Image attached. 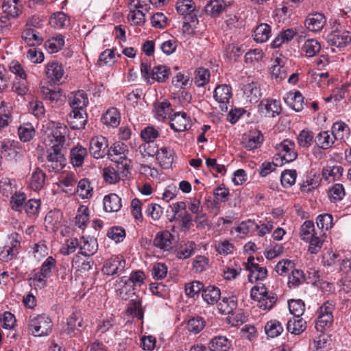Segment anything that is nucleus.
Masks as SVG:
<instances>
[{
	"instance_id": "1",
	"label": "nucleus",
	"mask_w": 351,
	"mask_h": 351,
	"mask_svg": "<svg viewBox=\"0 0 351 351\" xmlns=\"http://www.w3.org/2000/svg\"><path fill=\"white\" fill-rule=\"evenodd\" d=\"M27 328L33 336L45 337L51 332L53 323L51 318L45 314H33L29 317Z\"/></svg>"
},
{
	"instance_id": "2",
	"label": "nucleus",
	"mask_w": 351,
	"mask_h": 351,
	"mask_svg": "<svg viewBox=\"0 0 351 351\" xmlns=\"http://www.w3.org/2000/svg\"><path fill=\"white\" fill-rule=\"evenodd\" d=\"M250 296L254 300H257L258 307L265 311L271 309L277 301L276 294L269 293L262 282H257L251 289Z\"/></svg>"
},
{
	"instance_id": "3",
	"label": "nucleus",
	"mask_w": 351,
	"mask_h": 351,
	"mask_svg": "<svg viewBox=\"0 0 351 351\" xmlns=\"http://www.w3.org/2000/svg\"><path fill=\"white\" fill-rule=\"evenodd\" d=\"M141 73L146 83L153 84L155 82H165L169 76L170 69L165 65H156L151 70L149 64L141 62Z\"/></svg>"
},
{
	"instance_id": "4",
	"label": "nucleus",
	"mask_w": 351,
	"mask_h": 351,
	"mask_svg": "<svg viewBox=\"0 0 351 351\" xmlns=\"http://www.w3.org/2000/svg\"><path fill=\"white\" fill-rule=\"evenodd\" d=\"M128 152L126 145L122 142L114 143L108 149V156L110 160L121 165L123 171H128L132 167V161L128 159L126 154Z\"/></svg>"
},
{
	"instance_id": "5",
	"label": "nucleus",
	"mask_w": 351,
	"mask_h": 351,
	"mask_svg": "<svg viewBox=\"0 0 351 351\" xmlns=\"http://www.w3.org/2000/svg\"><path fill=\"white\" fill-rule=\"evenodd\" d=\"M276 154L274 158L276 162L280 161V165L295 160L298 157V152L295 149V144L293 141L285 139L275 147Z\"/></svg>"
},
{
	"instance_id": "6",
	"label": "nucleus",
	"mask_w": 351,
	"mask_h": 351,
	"mask_svg": "<svg viewBox=\"0 0 351 351\" xmlns=\"http://www.w3.org/2000/svg\"><path fill=\"white\" fill-rule=\"evenodd\" d=\"M65 165L66 158L61 147L51 146L47 149L45 166L49 171H60Z\"/></svg>"
},
{
	"instance_id": "7",
	"label": "nucleus",
	"mask_w": 351,
	"mask_h": 351,
	"mask_svg": "<svg viewBox=\"0 0 351 351\" xmlns=\"http://www.w3.org/2000/svg\"><path fill=\"white\" fill-rule=\"evenodd\" d=\"M245 269L249 271L248 280L252 283L261 282L267 276V269L254 263V257L249 256L245 263Z\"/></svg>"
},
{
	"instance_id": "8",
	"label": "nucleus",
	"mask_w": 351,
	"mask_h": 351,
	"mask_svg": "<svg viewBox=\"0 0 351 351\" xmlns=\"http://www.w3.org/2000/svg\"><path fill=\"white\" fill-rule=\"evenodd\" d=\"M86 325L80 312H73L67 319L66 326L64 332L71 337H77L82 334Z\"/></svg>"
},
{
	"instance_id": "9",
	"label": "nucleus",
	"mask_w": 351,
	"mask_h": 351,
	"mask_svg": "<svg viewBox=\"0 0 351 351\" xmlns=\"http://www.w3.org/2000/svg\"><path fill=\"white\" fill-rule=\"evenodd\" d=\"M0 152L9 160L17 161L22 156V149L20 143L15 141H6L0 143Z\"/></svg>"
},
{
	"instance_id": "10",
	"label": "nucleus",
	"mask_w": 351,
	"mask_h": 351,
	"mask_svg": "<svg viewBox=\"0 0 351 351\" xmlns=\"http://www.w3.org/2000/svg\"><path fill=\"white\" fill-rule=\"evenodd\" d=\"M125 267V260L119 256H114L108 259L102 268L104 274L114 276L119 275L123 272Z\"/></svg>"
},
{
	"instance_id": "11",
	"label": "nucleus",
	"mask_w": 351,
	"mask_h": 351,
	"mask_svg": "<svg viewBox=\"0 0 351 351\" xmlns=\"http://www.w3.org/2000/svg\"><path fill=\"white\" fill-rule=\"evenodd\" d=\"M108 141L102 136L93 137L90 142V153L95 158H101L108 153Z\"/></svg>"
},
{
	"instance_id": "12",
	"label": "nucleus",
	"mask_w": 351,
	"mask_h": 351,
	"mask_svg": "<svg viewBox=\"0 0 351 351\" xmlns=\"http://www.w3.org/2000/svg\"><path fill=\"white\" fill-rule=\"evenodd\" d=\"M258 109L267 117H275L280 114L282 110L280 101L273 99L262 100L258 105Z\"/></svg>"
},
{
	"instance_id": "13",
	"label": "nucleus",
	"mask_w": 351,
	"mask_h": 351,
	"mask_svg": "<svg viewBox=\"0 0 351 351\" xmlns=\"http://www.w3.org/2000/svg\"><path fill=\"white\" fill-rule=\"evenodd\" d=\"M154 245L163 251H170L175 243V237L170 232L160 231L154 239Z\"/></svg>"
},
{
	"instance_id": "14",
	"label": "nucleus",
	"mask_w": 351,
	"mask_h": 351,
	"mask_svg": "<svg viewBox=\"0 0 351 351\" xmlns=\"http://www.w3.org/2000/svg\"><path fill=\"white\" fill-rule=\"evenodd\" d=\"M53 129L51 135L49 136L52 146L61 147L66 141V135L68 132L66 126L61 123H53Z\"/></svg>"
},
{
	"instance_id": "15",
	"label": "nucleus",
	"mask_w": 351,
	"mask_h": 351,
	"mask_svg": "<svg viewBox=\"0 0 351 351\" xmlns=\"http://www.w3.org/2000/svg\"><path fill=\"white\" fill-rule=\"evenodd\" d=\"M232 97V88L230 86L222 84L217 86L214 91V98L220 104L223 111H227V104Z\"/></svg>"
},
{
	"instance_id": "16",
	"label": "nucleus",
	"mask_w": 351,
	"mask_h": 351,
	"mask_svg": "<svg viewBox=\"0 0 351 351\" xmlns=\"http://www.w3.org/2000/svg\"><path fill=\"white\" fill-rule=\"evenodd\" d=\"M191 125L190 118L185 112H176L170 117V126L175 132H184Z\"/></svg>"
},
{
	"instance_id": "17",
	"label": "nucleus",
	"mask_w": 351,
	"mask_h": 351,
	"mask_svg": "<svg viewBox=\"0 0 351 351\" xmlns=\"http://www.w3.org/2000/svg\"><path fill=\"white\" fill-rule=\"evenodd\" d=\"M326 23L325 16L319 12L309 14L305 20V26L311 32H319Z\"/></svg>"
},
{
	"instance_id": "18",
	"label": "nucleus",
	"mask_w": 351,
	"mask_h": 351,
	"mask_svg": "<svg viewBox=\"0 0 351 351\" xmlns=\"http://www.w3.org/2000/svg\"><path fill=\"white\" fill-rule=\"evenodd\" d=\"M135 288L127 282L126 277L123 276L117 280L115 290L117 295L123 300H127L133 295H135Z\"/></svg>"
},
{
	"instance_id": "19",
	"label": "nucleus",
	"mask_w": 351,
	"mask_h": 351,
	"mask_svg": "<svg viewBox=\"0 0 351 351\" xmlns=\"http://www.w3.org/2000/svg\"><path fill=\"white\" fill-rule=\"evenodd\" d=\"M330 45L337 47H344L351 42V32L349 31H334L328 36Z\"/></svg>"
},
{
	"instance_id": "20",
	"label": "nucleus",
	"mask_w": 351,
	"mask_h": 351,
	"mask_svg": "<svg viewBox=\"0 0 351 351\" xmlns=\"http://www.w3.org/2000/svg\"><path fill=\"white\" fill-rule=\"evenodd\" d=\"M98 250V243L96 239L89 237H82L80 239V254L85 256L94 255Z\"/></svg>"
},
{
	"instance_id": "21",
	"label": "nucleus",
	"mask_w": 351,
	"mask_h": 351,
	"mask_svg": "<svg viewBox=\"0 0 351 351\" xmlns=\"http://www.w3.org/2000/svg\"><path fill=\"white\" fill-rule=\"evenodd\" d=\"M67 121L73 130L84 128L87 122L86 111L72 110L68 117Z\"/></svg>"
},
{
	"instance_id": "22",
	"label": "nucleus",
	"mask_w": 351,
	"mask_h": 351,
	"mask_svg": "<svg viewBox=\"0 0 351 351\" xmlns=\"http://www.w3.org/2000/svg\"><path fill=\"white\" fill-rule=\"evenodd\" d=\"M264 141L263 134L259 130L251 131L247 136L243 138L242 144L247 150H253L261 147Z\"/></svg>"
},
{
	"instance_id": "23",
	"label": "nucleus",
	"mask_w": 351,
	"mask_h": 351,
	"mask_svg": "<svg viewBox=\"0 0 351 351\" xmlns=\"http://www.w3.org/2000/svg\"><path fill=\"white\" fill-rule=\"evenodd\" d=\"M242 90L247 102L256 103L261 97V88L257 82H247Z\"/></svg>"
},
{
	"instance_id": "24",
	"label": "nucleus",
	"mask_w": 351,
	"mask_h": 351,
	"mask_svg": "<svg viewBox=\"0 0 351 351\" xmlns=\"http://www.w3.org/2000/svg\"><path fill=\"white\" fill-rule=\"evenodd\" d=\"M285 103L296 112H300L304 108V97L300 91H290L284 97Z\"/></svg>"
},
{
	"instance_id": "25",
	"label": "nucleus",
	"mask_w": 351,
	"mask_h": 351,
	"mask_svg": "<svg viewBox=\"0 0 351 351\" xmlns=\"http://www.w3.org/2000/svg\"><path fill=\"white\" fill-rule=\"evenodd\" d=\"M21 38L29 47L39 46L43 42V38L40 33L31 27H27L22 32Z\"/></svg>"
},
{
	"instance_id": "26",
	"label": "nucleus",
	"mask_w": 351,
	"mask_h": 351,
	"mask_svg": "<svg viewBox=\"0 0 351 351\" xmlns=\"http://www.w3.org/2000/svg\"><path fill=\"white\" fill-rule=\"evenodd\" d=\"M45 73L49 81L57 83L61 81L64 76V71L61 64L52 62L47 64Z\"/></svg>"
},
{
	"instance_id": "27",
	"label": "nucleus",
	"mask_w": 351,
	"mask_h": 351,
	"mask_svg": "<svg viewBox=\"0 0 351 351\" xmlns=\"http://www.w3.org/2000/svg\"><path fill=\"white\" fill-rule=\"evenodd\" d=\"M104 209L106 213L119 211L121 206V199L115 193L104 196L103 199Z\"/></svg>"
},
{
	"instance_id": "28",
	"label": "nucleus",
	"mask_w": 351,
	"mask_h": 351,
	"mask_svg": "<svg viewBox=\"0 0 351 351\" xmlns=\"http://www.w3.org/2000/svg\"><path fill=\"white\" fill-rule=\"evenodd\" d=\"M62 213L59 210H50L45 218V227L52 231L56 230L62 223Z\"/></svg>"
},
{
	"instance_id": "29",
	"label": "nucleus",
	"mask_w": 351,
	"mask_h": 351,
	"mask_svg": "<svg viewBox=\"0 0 351 351\" xmlns=\"http://www.w3.org/2000/svg\"><path fill=\"white\" fill-rule=\"evenodd\" d=\"M45 173L40 168H36L29 178V187L34 191L41 190L45 183Z\"/></svg>"
},
{
	"instance_id": "30",
	"label": "nucleus",
	"mask_w": 351,
	"mask_h": 351,
	"mask_svg": "<svg viewBox=\"0 0 351 351\" xmlns=\"http://www.w3.org/2000/svg\"><path fill=\"white\" fill-rule=\"evenodd\" d=\"M343 168L341 165H328L323 168L322 178L328 182L339 180L343 175Z\"/></svg>"
},
{
	"instance_id": "31",
	"label": "nucleus",
	"mask_w": 351,
	"mask_h": 351,
	"mask_svg": "<svg viewBox=\"0 0 351 351\" xmlns=\"http://www.w3.org/2000/svg\"><path fill=\"white\" fill-rule=\"evenodd\" d=\"M174 152L169 147H162L157 152L156 159L164 169L169 168L173 161Z\"/></svg>"
},
{
	"instance_id": "32",
	"label": "nucleus",
	"mask_w": 351,
	"mask_h": 351,
	"mask_svg": "<svg viewBox=\"0 0 351 351\" xmlns=\"http://www.w3.org/2000/svg\"><path fill=\"white\" fill-rule=\"evenodd\" d=\"M2 9L3 13L12 19L17 18L22 12L19 0H4Z\"/></svg>"
},
{
	"instance_id": "33",
	"label": "nucleus",
	"mask_w": 351,
	"mask_h": 351,
	"mask_svg": "<svg viewBox=\"0 0 351 351\" xmlns=\"http://www.w3.org/2000/svg\"><path fill=\"white\" fill-rule=\"evenodd\" d=\"M69 99V104L73 109L72 110H78L85 111L84 108L88 104L87 95L83 90H78Z\"/></svg>"
},
{
	"instance_id": "34",
	"label": "nucleus",
	"mask_w": 351,
	"mask_h": 351,
	"mask_svg": "<svg viewBox=\"0 0 351 351\" xmlns=\"http://www.w3.org/2000/svg\"><path fill=\"white\" fill-rule=\"evenodd\" d=\"M121 121V116L116 108H109L101 117V121L107 126L116 128Z\"/></svg>"
},
{
	"instance_id": "35",
	"label": "nucleus",
	"mask_w": 351,
	"mask_h": 351,
	"mask_svg": "<svg viewBox=\"0 0 351 351\" xmlns=\"http://www.w3.org/2000/svg\"><path fill=\"white\" fill-rule=\"evenodd\" d=\"M231 347V343L224 336H216L209 343L210 351H228Z\"/></svg>"
},
{
	"instance_id": "36",
	"label": "nucleus",
	"mask_w": 351,
	"mask_h": 351,
	"mask_svg": "<svg viewBox=\"0 0 351 351\" xmlns=\"http://www.w3.org/2000/svg\"><path fill=\"white\" fill-rule=\"evenodd\" d=\"M136 298L132 299L127 306L126 311L132 317L138 319H143L144 311L142 308V301L136 295Z\"/></svg>"
},
{
	"instance_id": "37",
	"label": "nucleus",
	"mask_w": 351,
	"mask_h": 351,
	"mask_svg": "<svg viewBox=\"0 0 351 351\" xmlns=\"http://www.w3.org/2000/svg\"><path fill=\"white\" fill-rule=\"evenodd\" d=\"M220 289L215 286H208L204 288L202 291V298L208 304H215L220 299Z\"/></svg>"
},
{
	"instance_id": "38",
	"label": "nucleus",
	"mask_w": 351,
	"mask_h": 351,
	"mask_svg": "<svg viewBox=\"0 0 351 351\" xmlns=\"http://www.w3.org/2000/svg\"><path fill=\"white\" fill-rule=\"evenodd\" d=\"M177 12L184 16H193L197 14L195 5L192 0H180L176 3Z\"/></svg>"
},
{
	"instance_id": "39",
	"label": "nucleus",
	"mask_w": 351,
	"mask_h": 351,
	"mask_svg": "<svg viewBox=\"0 0 351 351\" xmlns=\"http://www.w3.org/2000/svg\"><path fill=\"white\" fill-rule=\"evenodd\" d=\"M336 139L328 131L320 132L315 138V145L322 147V149H327L332 147Z\"/></svg>"
},
{
	"instance_id": "40",
	"label": "nucleus",
	"mask_w": 351,
	"mask_h": 351,
	"mask_svg": "<svg viewBox=\"0 0 351 351\" xmlns=\"http://www.w3.org/2000/svg\"><path fill=\"white\" fill-rule=\"evenodd\" d=\"M87 155V150L82 146L77 145L71 149V162L74 167H81L84 162V158Z\"/></svg>"
},
{
	"instance_id": "41",
	"label": "nucleus",
	"mask_w": 351,
	"mask_h": 351,
	"mask_svg": "<svg viewBox=\"0 0 351 351\" xmlns=\"http://www.w3.org/2000/svg\"><path fill=\"white\" fill-rule=\"evenodd\" d=\"M306 328V322L302 318L294 317L288 321L287 329L288 332L293 335H300Z\"/></svg>"
},
{
	"instance_id": "42",
	"label": "nucleus",
	"mask_w": 351,
	"mask_h": 351,
	"mask_svg": "<svg viewBox=\"0 0 351 351\" xmlns=\"http://www.w3.org/2000/svg\"><path fill=\"white\" fill-rule=\"evenodd\" d=\"M321 49V45L316 39H308L302 45L301 50L306 57L315 56Z\"/></svg>"
},
{
	"instance_id": "43",
	"label": "nucleus",
	"mask_w": 351,
	"mask_h": 351,
	"mask_svg": "<svg viewBox=\"0 0 351 351\" xmlns=\"http://www.w3.org/2000/svg\"><path fill=\"white\" fill-rule=\"evenodd\" d=\"M77 182L75 174L74 173H67L63 175L60 179L58 186L65 193H72V188Z\"/></svg>"
},
{
	"instance_id": "44",
	"label": "nucleus",
	"mask_w": 351,
	"mask_h": 351,
	"mask_svg": "<svg viewBox=\"0 0 351 351\" xmlns=\"http://www.w3.org/2000/svg\"><path fill=\"white\" fill-rule=\"evenodd\" d=\"M271 27L262 23L256 27L254 32V39L257 43H265L271 37Z\"/></svg>"
},
{
	"instance_id": "45",
	"label": "nucleus",
	"mask_w": 351,
	"mask_h": 351,
	"mask_svg": "<svg viewBox=\"0 0 351 351\" xmlns=\"http://www.w3.org/2000/svg\"><path fill=\"white\" fill-rule=\"evenodd\" d=\"M64 44V39L62 35H58L47 40L45 43V47L50 53L60 51Z\"/></svg>"
},
{
	"instance_id": "46",
	"label": "nucleus",
	"mask_w": 351,
	"mask_h": 351,
	"mask_svg": "<svg viewBox=\"0 0 351 351\" xmlns=\"http://www.w3.org/2000/svg\"><path fill=\"white\" fill-rule=\"evenodd\" d=\"M226 7L223 0H210L205 7L206 14L215 16L223 12Z\"/></svg>"
},
{
	"instance_id": "47",
	"label": "nucleus",
	"mask_w": 351,
	"mask_h": 351,
	"mask_svg": "<svg viewBox=\"0 0 351 351\" xmlns=\"http://www.w3.org/2000/svg\"><path fill=\"white\" fill-rule=\"evenodd\" d=\"M77 192L82 199H89L93 195V189L88 179L84 178L78 182Z\"/></svg>"
},
{
	"instance_id": "48",
	"label": "nucleus",
	"mask_w": 351,
	"mask_h": 351,
	"mask_svg": "<svg viewBox=\"0 0 351 351\" xmlns=\"http://www.w3.org/2000/svg\"><path fill=\"white\" fill-rule=\"evenodd\" d=\"M265 331L269 337L274 338L279 336L282 332L283 327L279 321L272 319L267 322Z\"/></svg>"
},
{
	"instance_id": "49",
	"label": "nucleus",
	"mask_w": 351,
	"mask_h": 351,
	"mask_svg": "<svg viewBox=\"0 0 351 351\" xmlns=\"http://www.w3.org/2000/svg\"><path fill=\"white\" fill-rule=\"evenodd\" d=\"M16 191V181L8 178H3L0 181V192L5 197L12 195Z\"/></svg>"
},
{
	"instance_id": "50",
	"label": "nucleus",
	"mask_w": 351,
	"mask_h": 351,
	"mask_svg": "<svg viewBox=\"0 0 351 351\" xmlns=\"http://www.w3.org/2000/svg\"><path fill=\"white\" fill-rule=\"evenodd\" d=\"M198 23L199 21L197 14H193V16H184V22L182 27V34L187 35L193 34Z\"/></svg>"
},
{
	"instance_id": "51",
	"label": "nucleus",
	"mask_w": 351,
	"mask_h": 351,
	"mask_svg": "<svg viewBox=\"0 0 351 351\" xmlns=\"http://www.w3.org/2000/svg\"><path fill=\"white\" fill-rule=\"evenodd\" d=\"M237 307V302L232 298H223L218 304L219 312L223 315H230Z\"/></svg>"
},
{
	"instance_id": "52",
	"label": "nucleus",
	"mask_w": 351,
	"mask_h": 351,
	"mask_svg": "<svg viewBox=\"0 0 351 351\" xmlns=\"http://www.w3.org/2000/svg\"><path fill=\"white\" fill-rule=\"evenodd\" d=\"M305 280L304 272L298 269H293L289 276L288 285L290 288H295L300 286Z\"/></svg>"
},
{
	"instance_id": "53",
	"label": "nucleus",
	"mask_w": 351,
	"mask_h": 351,
	"mask_svg": "<svg viewBox=\"0 0 351 351\" xmlns=\"http://www.w3.org/2000/svg\"><path fill=\"white\" fill-rule=\"evenodd\" d=\"M89 219V210L86 206H80L77 209V214L75 218V223L79 228H82L86 226Z\"/></svg>"
},
{
	"instance_id": "54",
	"label": "nucleus",
	"mask_w": 351,
	"mask_h": 351,
	"mask_svg": "<svg viewBox=\"0 0 351 351\" xmlns=\"http://www.w3.org/2000/svg\"><path fill=\"white\" fill-rule=\"evenodd\" d=\"M345 195V189L341 184H335L328 191V197L333 202L341 200Z\"/></svg>"
},
{
	"instance_id": "55",
	"label": "nucleus",
	"mask_w": 351,
	"mask_h": 351,
	"mask_svg": "<svg viewBox=\"0 0 351 351\" xmlns=\"http://www.w3.org/2000/svg\"><path fill=\"white\" fill-rule=\"evenodd\" d=\"M316 223L322 231L328 230L333 226L332 215L328 213L319 215L317 217Z\"/></svg>"
},
{
	"instance_id": "56",
	"label": "nucleus",
	"mask_w": 351,
	"mask_h": 351,
	"mask_svg": "<svg viewBox=\"0 0 351 351\" xmlns=\"http://www.w3.org/2000/svg\"><path fill=\"white\" fill-rule=\"evenodd\" d=\"M348 133L349 128L345 123L339 121L333 123L332 126V134L336 140L343 138Z\"/></svg>"
},
{
	"instance_id": "57",
	"label": "nucleus",
	"mask_w": 351,
	"mask_h": 351,
	"mask_svg": "<svg viewBox=\"0 0 351 351\" xmlns=\"http://www.w3.org/2000/svg\"><path fill=\"white\" fill-rule=\"evenodd\" d=\"M210 71L207 69L199 68L195 71L194 82L197 86H204L209 82Z\"/></svg>"
},
{
	"instance_id": "58",
	"label": "nucleus",
	"mask_w": 351,
	"mask_h": 351,
	"mask_svg": "<svg viewBox=\"0 0 351 351\" xmlns=\"http://www.w3.org/2000/svg\"><path fill=\"white\" fill-rule=\"evenodd\" d=\"M289 309L294 317H300L305 311V305L302 300H291L289 302Z\"/></svg>"
},
{
	"instance_id": "59",
	"label": "nucleus",
	"mask_w": 351,
	"mask_h": 351,
	"mask_svg": "<svg viewBox=\"0 0 351 351\" xmlns=\"http://www.w3.org/2000/svg\"><path fill=\"white\" fill-rule=\"evenodd\" d=\"M315 226L312 221H306L300 227V237L303 241H308L311 237L314 236Z\"/></svg>"
},
{
	"instance_id": "60",
	"label": "nucleus",
	"mask_w": 351,
	"mask_h": 351,
	"mask_svg": "<svg viewBox=\"0 0 351 351\" xmlns=\"http://www.w3.org/2000/svg\"><path fill=\"white\" fill-rule=\"evenodd\" d=\"M51 25L55 28H63L69 24L67 16L62 12L53 14L50 19Z\"/></svg>"
},
{
	"instance_id": "61",
	"label": "nucleus",
	"mask_w": 351,
	"mask_h": 351,
	"mask_svg": "<svg viewBox=\"0 0 351 351\" xmlns=\"http://www.w3.org/2000/svg\"><path fill=\"white\" fill-rule=\"evenodd\" d=\"M297 178V171L295 169L284 171L280 177L282 185L284 187H289L295 184Z\"/></svg>"
},
{
	"instance_id": "62",
	"label": "nucleus",
	"mask_w": 351,
	"mask_h": 351,
	"mask_svg": "<svg viewBox=\"0 0 351 351\" xmlns=\"http://www.w3.org/2000/svg\"><path fill=\"white\" fill-rule=\"evenodd\" d=\"M313 133L308 130H302L298 136L299 145L304 148L309 147L313 142Z\"/></svg>"
},
{
	"instance_id": "63",
	"label": "nucleus",
	"mask_w": 351,
	"mask_h": 351,
	"mask_svg": "<svg viewBox=\"0 0 351 351\" xmlns=\"http://www.w3.org/2000/svg\"><path fill=\"white\" fill-rule=\"evenodd\" d=\"M128 19L131 25L135 26H141L145 23V15L140 10H130Z\"/></svg>"
},
{
	"instance_id": "64",
	"label": "nucleus",
	"mask_w": 351,
	"mask_h": 351,
	"mask_svg": "<svg viewBox=\"0 0 351 351\" xmlns=\"http://www.w3.org/2000/svg\"><path fill=\"white\" fill-rule=\"evenodd\" d=\"M145 280V274L141 270L133 271L131 272L129 278H126L127 282L132 285L134 287H141L144 284Z\"/></svg>"
}]
</instances>
